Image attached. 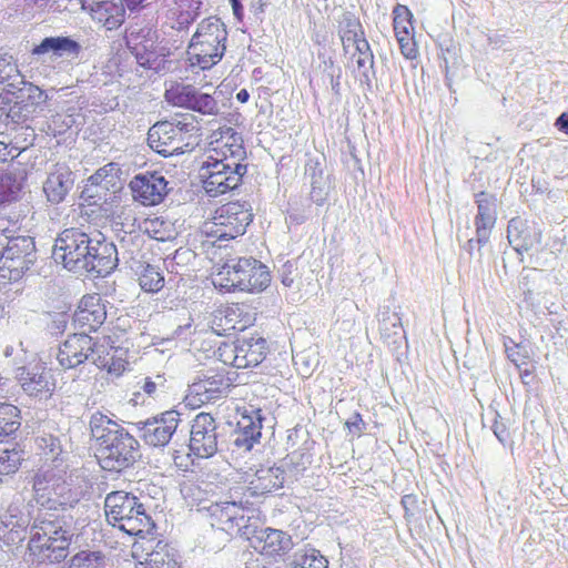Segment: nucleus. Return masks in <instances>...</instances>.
<instances>
[{"instance_id":"obj_1","label":"nucleus","mask_w":568,"mask_h":568,"mask_svg":"<svg viewBox=\"0 0 568 568\" xmlns=\"http://www.w3.org/2000/svg\"><path fill=\"white\" fill-rule=\"evenodd\" d=\"M89 426L97 443V457L102 469L121 473L141 458L139 440L122 424L95 412Z\"/></svg>"},{"instance_id":"obj_2","label":"nucleus","mask_w":568,"mask_h":568,"mask_svg":"<svg viewBox=\"0 0 568 568\" xmlns=\"http://www.w3.org/2000/svg\"><path fill=\"white\" fill-rule=\"evenodd\" d=\"M104 511L109 524L130 536L145 539L155 529V524L144 505L131 493H109L104 500Z\"/></svg>"},{"instance_id":"obj_3","label":"nucleus","mask_w":568,"mask_h":568,"mask_svg":"<svg viewBox=\"0 0 568 568\" xmlns=\"http://www.w3.org/2000/svg\"><path fill=\"white\" fill-rule=\"evenodd\" d=\"M227 31L225 24L216 17L203 19L192 36L187 47L192 65L207 70L217 64L226 50Z\"/></svg>"},{"instance_id":"obj_4","label":"nucleus","mask_w":568,"mask_h":568,"mask_svg":"<svg viewBox=\"0 0 568 568\" xmlns=\"http://www.w3.org/2000/svg\"><path fill=\"white\" fill-rule=\"evenodd\" d=\"M219 276L224 282L222 286L227 291L258 293L271 283L267 266L252 256L230 260L219 272Z\"/></svg>"},{"instance_id":"obj_5","label":"nucleus","mask_w":568,"mask_h":568,"mask_svg":"<svg viewBox=\"0 0 568 568\" xmlns=\"http://www.w3.org/2000/svg\"><path fill=\"white\" fill-rule=\"evenodd\" d=\"M125 43L139 65L161 71L165 58L171 54L166 45L159 43L158 30L152 26H131L125 32Z\"/></svg>"},{"instance_id":"obj_6","label":"nucleus","mask_w":568,"mask_h":568,"mask_svg":"<svg viewBox=\"0 0 568 568\" xmlns=\"http://www.w3.org/2000/svg\"><path fill=\"white\" fill-rule=\"evenodd\" d=\"M227 428L211 414L200 413L191 422L190 450L199 458H210L230 450L226 443Z\"/></svg>"},{"instance_id":"obj_7","label":"nucleus","mask_w":568,"mask_h":568,"mask_svg":"<svg viewBox=\"0 0 568 568\" xmlns=\"http://www.w3.org/2000/svg\"><path fill=\"white\" fill-rule=\"evenodd\" d=\"M34 239L28 235L9 236L6 234L3 250L0 252V277L17 282L37 262Z\"/></svg>"},{"instance_id":"obj_8","label":"nucleus","mask_w":568,"mask_h":568,"mask_svg":"<svg viewBox=\"0 0 568 568\" xmlns=\"http://www.w3.org/2000/svg\"><path fill=\"white\" fill-rule=\"evenodd\" d=\"M201 178L205 193L211 197L236 190L247 173V165H236L207 156L201 166Z\"/></svg>"},{"instance_id":"obj_9","label":"nucleus","mask_w":568,"mask_h":568,"mask_svg":"<svg viewBox=\"0 0 568 568\" xmlns=\"http://www.w3.org/2000/svg\"><path fill=\"white\" fill-rule=\"evenodd\" d=\"M34 491L44 497L47 494L48 508L57 510V506L61 507L63 513L74 508L83 498L84 491L80 486H74L72 481H68L61 477H57L52 471L39 473L33 479Z\"/></svg>"},{"instance_id":"obj_10","label":"nucleus","mask_w":568,"mask_h":568,"mask_svg":"<svg viewBox=\"0 0 568 568\" xmlns=\"http://www.w3.org/2000/svg\"><path fill=\"white\" fill-rule=\"evenodd\" d=\"M252 221L248 202H229L216 210L210 233L217 240H233L243 235Z\"/></svg>"},{"instance_id":"obj_11","label":"nucleus","mask_w":568,"mask_h":568,"mask_svg":"<svg viewBox=\"0 0 568 568\" xmlns=\"http://www.w3.org/2000/svg\"><path fill=\"white\" fill-rule=\"evenodd\" d=\"M90 232L71 227L62 231L55 239L52 255L55 262L73 272L81 273L82 260L85 256L87 246H90Z\"/></svg>"},{"instance_id":"obj_12","label":"nucleus","mask_w":568,"mask_h":568,"mask_svg":"<svg viewBox=\"0 0 568 568\" xmlns=\"http://www.w3.org/2000/svg\"><path fill=\"white\" fill-rule=\"evenodd\" d=\"M90 236L91 243L90 246H87L85 256L81 264V273L106 276L118 266V248L100 231L93 230L90 232Z\"/></svg>"},{"instance_id":"obj_13","label":"nucleus","mask_w":568,"mask_h":568,"mask_svg":"<svg viewBox=\"0 0 568 568\" xmlns=\"http://www.w3.org/2000/svg\"><path fill=\"white\" fill-rule=\"evenodd\" d=\"M265 419L261 408H255L253 405L244 407L236 428L231 430L229 436L226 435L229 452L239 454L251 452L254 445L260 443Z\"/></svg>"},{"instance_id":"obj_14","label":"nucleus","mask_w":568,"mask_h":568,"mask_svg":"<svg viewBox=\"0 0 568 568\" xmlns=\"http://www.w3.org/2000/svg\"><path fill=\"white\" fill-rule=\"evenodd\" d=\"M34 508L27 504L22 508L10 505L7 513L0 516V541L17 548L30 536V529L34 520Z\"/></svg>"},{"instance_id":"obj_15","label":"nucleus","mask_w":568,"mask_h":568,"mask_svg":"<svg viewBox=\"0 0 568 568\" xmlns=\"http://www.w3.org/2000/svg\"><path fill=\"white\" fill-rule=\"evenodd\" d=\"M244 538L256 551L267 557L283 556L293 548L290 534L280 529L261 527L257 518L253 519L252 525H248L244 531Z\"/></svg>"},{"instance_id":"obj_16","label":"nucleus","mask_w":568,"mask_h":568,"mask_svg":"<svg viewBox=\"0 0 568 568\" xmlns=\"http://www.w3.org/2000/svg\"><path fill=\"white\" fill-rule=\"evenodd\" d=\"M64 538L55 541L43 537L39 530L30 529V536L26 548V561L32 565L49 566L64 561L70 555V547L64 545Z\"/></svg>"},{"instance_id":"obj_17","label":"nucleus","mask_w":568,"mask_h":568,"mask_svg":"<svg viewBox=\"0 0 568 568\" xmlns=\"http://www.w3.org/2000/svg\"><path fill=\"white\" fill-rule=\"evenodd\" d=\"M180 423V413L171 409L134 425L143 442L152 447H164L172 439Z\"/></svg>"},{"instance_id":"obj_18","label":"nucleus","mask_w":568,"mask_h":568,"mask_svg":"<svg viewBox=\"0 0 568 568\" xmlns=\"http://www.w3.org/2000/svg\"><path fill=\"white\" fill-rule=\"evenodd\" d=\"M31 529L55 541L65 537L64 545L71 546L77 536V521L71 514L37 509Z\"/></svg>"},{"instance_id":"obj_19","label":"nucleus","mask_w":568,"mask_h":568,"mask_svg":"<svg viewBox=\"0 0 568 568\" xmlns=\"http://www.w3.org/2000/svg\"><path fill=\"white\" fill-rule=\"evenodd\" d=\"M129 189L134 201L144 206L158 205L168 194V181L158 171H145L132 178Z\"/></svg>"},{"instance_id":"obj_20","label":"nucleus","mask_w":568,"mask_h":568,"mask_svg":"<svg viewBox=\"0 0 568 568\" xmlns=\"http://www.w3.org/2000/svg\"><path fill=\"white\" fill-rule=\"evenodd\" d=\"M165 98L175 106L185 108L204 115L219 113L217 101L211 94L201 92L191 84L178 83L166 90Z\"/></svg>"},{"instance_id":"obj_21","label":"nucleus","mask_w":568,"mask_h":568,"mask_svg":"<svg viewBox=\"0 0 568 568\" xmlns=\"http://www.w3.org/2000/svg\"><path fill=\"white\" fill-rule=\"evenodd\" d=\"M212 519V527H216L227 534H239L244 537V531L252 525L255 517L244 515V509L234 501L215 503L207 507Z\"/></svg>"},{"instance_id":"obj_22","label":"nucleus","mask_w":568,"mask_h":568,"mask_svg":"<svg viewBox=\"0 0 568 568\" xmlns=\"http://www.w3.org/2000/svg\"><path fill=\"white\" fill-rule=\"evenodd\" d=\"M227 347V345H225ZM232 353L231 364L236 368L256 367L267 354V342L261 336L243 335L237 337L233 345L229 346Z\"/></svg>"},{"instance_id":"obj_23","label":"nucleus","mask_w":568,"mask_h":568,"mask_svg":"<svg viewBox=\"0 0 568 568\" xmlns=\"http://www.w3.org/2000/svg\"><path fill=\"white\" fill-rule=\"evenodd\" d=\"M542 232L528 220L515 216L509 220L507 225V240L509 245L516 251L523 261L524 252L532 250L541 243Z\"/></svg>"},{"instance_id":"obj_24","label":"nucleus","mask_w":568,"mask_h":568,"mask_svg":"<svg viewBox=\"0 0 568 568\" xmlns=\"http://www.w3.org/2000/svg\"><path fill=\"white\" fill-rule=\"evenodd\" d=\"M93 346V338L83 333L70 335L59 347L55 358L62 369L77 368L89 361V351Z\"/></svg>"},{"instance_id":"obj_25","label":"nucleus","mask_w":568,"mask_h":568,"mask_svg":"<svg viewBox=\"0 0 568 568\" xmlns=\"http://www.w3.org/2000/svg\"><path fill=\"white\" fill-rule=\"evenodd\" d=\"M16 378L23 392L33 397H48L54 390L52 375L43 365L22 366L17 369Z\"/></svg>"},{"instance_id":"obj_26","label":"nucleus","mask_w":568,"mask_h":568,"mask_svg":"<svg viewBox=\"0 0 568 568\" xmlns=\"http://www.w3.org/2000/svg\"><path fill=\"white\" fill-rule=\"evenodd\" d=\"M81 52L82 45L80 42L69 36L45 37L31 49L32 55H49L51 61H73L79 58Z\"/></svg>"},{"instance_id":"obj_27","label":"nucleus","mask_w":568,"mask_h":568,"mask_svg":"<svg viewBox=\"0 0 568 568\" xmlns=\"http://www.w3.org/2000/svg\"><path fill=\"white\" fill-rule=\"evenodd\" d=\"M133 548H139L145 552L144 561H140L141 568H178L176 551L168 542L163 540H155L154 538L146 539L141 545L135 542Z\"/></svg>"},{"instance_id":"obj_28","label":"nucleus","mask_w":568,"mask_h":568,"mask_svg":"<svg viewBox=\"0 0 568 568\" xmlns=\"http://www.w3.org/2000/svg\"><path fill=\"white\" fill-rule=\"evenodd\" d=\"M477 214L474 219L479 241L489 242L490 234L497 221V199L494 194L480 191L475 194Z\"/></svg>"},{"instance_id":"obj_29","label":"nucleus","mask_w":568,"mask_h":568,"mask_svg":"<svg viewBox=\"0 0 568 568\" xmlns=\"http://www.w3.org/2000/svg\"><path fill=\"white\" fill-rule=\"evenodd\" d=\"M305 176L310 179V197L318 206L325 204L333 189V175L318 159H310L305 164Z\"/></svg>"},{"instance_id":"obj_30","label":"nucleus","mask_w":568,"mask_h":568,"mask_svg":"<svg viewBox=\"0 0 568 568\" xmlns=\"http://www.w3.org/2000/svg\"><path fill=\"white\" fill-rule=\"evenodd\" d=\"M231 386L230 378L223 373L207 371L201 373L191 385V392L200 397L202 403L211 402L227 394Z\"/></svg>"},{"instance_id":"obj_31","label":"nucleus","mask_w":568,"mask_h":568,"mask_svg":"<svg viewBox=\"0 0 568 568\" xmlns=\"http://www.w3.org/2000/svg\"><path fill=\"white\" fill-rule=\"evenodd\" d=\"M74 186V173L65 165H57L43 183V192L51 204L62 203Z\"/></svg>"},{"instance_id":"obj_32","label":"nucleus","mask_w":568,"mask_h":568,"mask_svg":"<svg viewBox=\"0 0 568 568\" xmlns=\"http://www.w3.org/2000/svg\"><path fill=\"white\" fill-rule=\"evenodd\" d=\"M285 470L281 466H261L250 480L247 490L251 496H263L283 487Z\"/></svg>"},{"instance_id":"obj_33","label":"nucleus","mask_w":568,"mask_h":568,"mask_svg":"<svg viewBox=\"0 0 568 568\" xmlns=\"http://www.w3.org/2000/svg\"><path fill=\"white\" fill-rule=\"evenodd\" d=\"M106 313L99 295H85L81 298L74 322L80 326H88L89 331H97L105 321Z\"/></svg>"},{"instance_id":"obj_34","label":"nucleus","mask_w":568,"mask_h":568,"mask_svg":"<svg viewBox=\"0 0 568 568\" xmlns=\"http://www.w3.org/2000/svg\"><path fill=\"white\" fill-rule=\"evenodd\" d=\"M172 130L170 121H160L152 125L148 132L149 146L164 158L174 155L172 138L175 135Z\"/></svg>"},{"instance_id":"obj_35","label":"nucleus","mask_w":568,"mask_h":568,"mask_svg":"<svg viewBox=\"0 0 568 568\" xmlns=\"http://www.w3.org/2000/svg\"><path fill=\"white\" fill-rule=\"evenodd\" d=\"M378 325L381 337L388 345L397 344L405 337L400 316L388 306H383L379 311Z\"/></svg>"},{"instance_id":"obj_36","label":"nucleus","mask_w":568,"mask_h":568,"mask_svg":"<svg viewBox=\"0 0 568 568\" xmlns=\"http://www.w3.org/2000/svg\"><path fill=\"white\" fill-rule=\"evenodd\" d=\"M125 3L123 0L102 1L98 3L95 16L108 30L118 29L125 21Z\"/></svg>"},{"instance_id":"obj_37","label":"nucleus","mask_w":568,"mask_h":568,"mask_svg":"<svg viewBox=\"0 0 568 568\" xmlns=\"http://www.w3.org/2000/svg\"><path fill=\"white\" fill-rule=\"evenodd\" d=\"M172 125L173 134L182 135L186 138V146L189 149H195L201 142V126L196 118L192 114L182 115L181 119H175L173 122L170 121Z\"/></svg>"},{"instance_id":"obj_38","label":"nucleus","mask_w":568,"mask_h":568,"mask_svg":"<svg viewBox=\"0 0 568 568\" xmlns=\"http://www.w3.org/2000/svg\"><path fill=\"white\" fill-rule=\"evenodd\" d=\"M233 134V144L224 143L222 146L214 148L209 156L223 161L225 163H234L239 165H246V150L243 145L242 134Z\"/></svg>"},{"instance_id":"obj_39","label":"nucleus","mask_w":568,"mask_h":568,"mask_svg":"<svg viewBox=\"0 0 568 568\" xmlns=\"http://www.w3.org/2000/svg\"><path fill=\"white\" fill-rule=\"evenodd\" d=\"M139 276V284L144 292L158 293L164 286V275L156 265L143 262L139 263L135 270Z\"/></svg>"},{"instance_id":"obj_40","label":"nucleus","mask_w":568,"mask_h":568,"mask_svg":"<svg viewBox=\"0 0 568 568\" xmlns=\"http://www.w3.org/2000/svg\"><path fill=\"white\" fill-rule=\"evenodd\" d=\"M8 95H11L13 99H17L20 103L24 104V106H27L29 110H32L33 113H36L37 109L40 105L44 104L48 99V95L43 90L26 80L19 89L13 90Z\"/></svg>"},{"instance_id":"obj_41","label":"nucleus","mask_w":568,"mask_h":568,"mask_svg":"<svg viewBox=\"0 0 568 568\" xmlns=\"http://www.w3.org/2000/svg\"><path fill=\"white\" fill-rule=\"evenodd\" d=\"M20 409L7 402H0V443L13 435L21 426Z\"/></svg>"},{"instance_id":"obj_42","label":"nucleus","mask_w":568,"mask_h":568,"mask_svg":"<svg viewBox=\"0 0 568 568\" xmlns=\"http://www.w3.org/2000/svg\"><path fill=\"white\" fill-rule=\"evenodd\" d=\"M287 568H327L328 560L320 550L305 548L294 552L293 558L286 564Z\"/></svg>"},{"instance_id":"obj_43","label":"nucleus","mask_w":568,"mask_h":568,"mask_svg":"<svg viewBox=\"0 0 568 568\" xmlns=\"http://www.w3.org/2000/svg\"><path fill=\"white\" fill-rule=\"evenodd\" d=\"M17 444H7L0 447V483L3 476L14 474L23 460V452Z\"/></svg>"},{"instance_id":"obj_44","label":"nucleus","mask_w":568,"mask_h":568,"mask_svg":"<svg viewBox=\"0 0 568 568\" xmlns=\"http://www.w3.org/2000/svg\"><path fill=\"white\" fill-rule=\"evenodd\" d=\"M356 60L357 69L361 72V82L371 87L372 77L375 75L374 70V54L367 40H363L357 44Z\"/></svg>"},{"instance_id":"obj_45","label":"nucleus","mask_w":568,"mask_h":568,"mask_svg":"<svg viewBox=\"0 0 568 568\" xmlns=\"http://www.w3.org/2000/svg\"><path fill=\"white\" fill-rule=\"evenodd\" d=\"M487 423H489V428L504 447L513 445L507 420L497 410L490 409L483 416V425L487 426Z\"/></svg>"},{"instance_id":"obj_46","label":"nucleus","mask_w":568,"mask_h":568,"mask_svg":"<svg viewBox=\"0 0 568 568\" xmlns=\"http://www.w3.org/2000/svg\"><path fill=\"white\" fill-rule=\"evenodd\" d=\"M121 169L118 163L110 162L104 166L97 170L89 179L88 185L100 186L103 190H109L115 185V181L119 178Z\"/></svg>"},{"instance_id":"obj_47","label":"nucleus","mask_w":568,"mask_h":568,"mask_svg":"<svg viewBox=\"0 0 568 568\" xmlns=\"http://www.w3.org/2000/svg\"><path fill=\"white\" fill-rule=\"evenodd\" d=\"M341 39L345 51L349 44H354L356 50L357 44L363 40H366L363 27L358 19L354 17H347L344 19V28L342 30Z\"/></svg>"},{"instance_id":"obj_48","label":"nucleus","mask_w":568,"mask_h":568,"mask_svg":"<svg viewBox=\"0 0 568 568\" xmlns=\"http://www.w3.org/2000/svg\"><path fill=\"white\" fill-rule=\"evenodd\" d=\"M20 183L12 173L0 172V205L17 200Z\"/></svg>"},{"instance_id":"obj_49","label":"nucleus","mask_w":568,"mask_h":568,"mask_svg":"<svg viewBox=\"0 0 568 568\" xmlns=\"http://www.w3.org/2000/svg\"><path fill=\"white\" fill-rule=\"evenodd\" d=\"M393 26L395 36L399 37L404 34L405 31H413V13L408 9V7L404 4L397 3L393 9Z\"/></svg>"},{"instance_id":"obj_50","label":"nucleus","mask_w":568,"mask_h":568,"mask_svg":"<svg viewBox=\"0 0 568 568\" xmlns=\"http://www.w3.org/2000/svg\"><path fill=\"white\" fill-rule=\"evenodd\" d=\"M116 349V347L109 344L106 338H103L102 342H97L93 339V346L88 353L89 359L92 361L94 365H97L99 368H104L108 366V361L112 359L111 355L113 351Z\"/></svg>"},{"instance_id":"obj_51","label":"nucleus","mask_w":568,"mask_h":568,"mask_svg":"<svg viewBox=\"0 0 568 568\" xmlns=\"http://www.w3.org/2000/svg\"><path fill=\"white\" fill-rule=\"evenodd\" d=\"M24 80L16 63L10 64L7 69H0V85L7 95L19 89Z\"/></svg>"},{"instance_id":"obj_52","label":"nucleus","mask_w":568,"mask_h":568,"mask_svg":"<svg viewBox=\"0 0 568 568\" xmlns=\"http://www.w3.org/2000/svg\"><path fill=\"white\" fill-rule=\"evenodd\" d=\"M8 128L14 132L13 144L19 146V151L26 150L33 145L37 134L32 125L23 123L20 125H9Z\"/></svg>"},{"instance_id":"obj_53","label":"nucleus","mask_w":568,"mask_h":568,"mask_svg":"<svg viewBox=\"0 0 568 568\" xmlns=\"http://www.w3.org/2000/svg\"><path fill=\"white\" fill-rule=\"evenodd\" d=\"M10 102H13V105L10 106L8 113L6 114V125H16L28 123L29 120L32 119L34 114L32 110H29L24 104L20 103L17 99H9Z\"/></svg>"},{"instance_id":"obj_54","label":"nucleus","mask_w":568,"mask_h":568,"mask_svg":"<svg viewBox=\"0 0 568 568\" xmlns=\"http://www.w3.org/2000/svg\"><path fill=\"white\" fill-rule=\"evenodd\" d=\"M75 120L73 115H62L55 114L51 118L48 123L47 134L53 135L54 138L63 135L68 130H70Z\"/></svg>"},{"instance_id":"obj_55","label":"nucleus","mask_w":568,"mask_h":568,"mask_svg":"<svg viewBox=\"0 0 568 568\" xmlns=\"http://www.w3.org/2000/svg\"><path fill=\"white\" fill-rule=\"evenodd\" d=\"M37 445L43 450V454L55 459L62 452L61 442L57 436L44 434L37 437Z\"/></svg>"},{"instance_id":"obj_56","label":"nucleus","mask_w":568,"mask_h":568,"mask_svg":"<svg viewBox=\"0 0 568 568\" xmlns=\"http://www.w3.org/2000/svg\"><path fill=\"white\" fill-rule=\"evenodd\" d=\"M141 389L153 399L159 398L162 394H165V379L161 375H156L155 379L145 377Z\"/></svg>"},{"instance_id":"obj_57","label":"nucleus","mask_w":568,"mask_h":568,"mask_svg":"<svg viewBox=\"0 0 568 568\" xmlns=\"http://www.w3.org/2000/svg\"><path fill=\"white\" fill-rule=\"evenodd\" d=\"M513 343V346H509L505 343V352L509 361H511L517 367L523 364H526V359L528 358L527 351H525L519 344Z\"/></svg>"},{"instance_id":"obj_58","label":"nucleus","mask_w":568,"mask_h":568,"mask_svg":"<svg viewBox=\"0 0 568 568\" xmlns=\"http://www.w3.org/2000/svg\"><path fill=\"white\" fill-rule=\"evenodd\" d=\"M402 53L407 59H415L417 55V50L415 48L414 37L410 31H405L404 34L396 37Z\"/></svg>"},{"instance_id":"obj_59","label":"nucleus","mask_w":568,"mask_h":568,"mask_svg":"<svg viewBox=\"0 0 568 568\" xmlns=\"http://www.w3.org/2000/svg\"><path fill=\"white\" fill-rule=\"evenodd\" d=\"M123 354L124 352L122 348L114 349L111 355L112 359L108 361V366L104 368L111 374L121 375L128 364V362L122 357Z\"/></svg>"},{"instance_id":"obj_60","label":"nucleus","mask_w":568,"mask_h":568,"mask_svg":"<svg viewBox=\"0 0 568 568\" xmlns=\"http://www.w3.org/2000/svg\"><path fill=\"white\" fill-rule=\"evenodd\" d=\"M345 427L349 430V433L361 435L365 428L366 424L362 418V415L358 412L353 413V415L345 422Z\"/></svg>"},{"instance_id":"obj_61","label":"nucleus","mask_w":568,"mask_h":568,"mask_svg":"<svg viewBox=\"0 0 568 568\" xmlns=\"http://www.w3.org/2000/svg\"><path fill=\"white\" fill-rule=\"evenodd\" d=\"M487 243L488 242L479 241L478 233L475 232V237L467 240L463 247L470 256L477 254L478 260L480 261L483 255L481 247L485 246Z\"/></svg>"},{"instance_id":"obj_62","label":"nucleus","mask_w":568,"mask_h":568,"mask_svg":"<svg viewBox=\"0 0 568 568\" xmlns=\"http://www.w3.org/2000/svg\"><path fill=\"white\" fill-rule=\"evenodd\" d=\"M19 153V146H16L13 142L6 143L0 141V162H6L9 159L13 160Z\"/></svg>"},{"instance_id":"obj_63","label":"nucleus","mask_w":568,"mask_h":568,"mask_svg":"<svg viewBox=\"0 0 568 568\" xmlns=\"http://www.w3.org/2000/svg\"><path fill=\"white\" fill-rule=\"evenodd\" d=\"M294 270V264L287 261L281 268V282L284 286L291 287L293 285V277L291 276Z\"/></svg>"},{"instance_id":"obj_64","label":"nucleus","mask_w":568,"mask_h":568,"mask_svg":"<svg viewBox=\"0 0 568 568\" xmlns=\"http://www.w3.org/2000/svg\"><path fill=\"white\" fill-rule=\"evenodd\" d=\"M194 21V16L190 11L181 12L175 22V29L178 31L187 30L189 26Z\"/></svg>"}]
</instances>
